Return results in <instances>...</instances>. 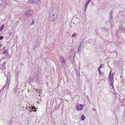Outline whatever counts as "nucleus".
I'll use <instances>...</instances> for the list:
<instances>
[{"mask_svg":"<svg viewBox=\"0 0 125 125\" xmlns=\"http://www.w3.org/2000/svg\"><path fill=\"white\" fill-rule=\"evenodd\" d=\"M36 111V110L35 109H34V110H32V111H33V112H35Z\"/></svg>","mask_w":125,"mask_h":125,"instance_id":"nucleus-34","label":"nucleus"},{"mask_svg":"<svg viewBox=\"0 0 125 125\" xmlns=\"http://www.w3.org/2000/svg\"><path fill=\"white\" fill-rule=\"evenodd\" d=\"M112 10L111 11V13H110V17H109V20H110V22L111 23V19H112V18L113 17V16L112 15Z\"/></svg>","mask_w":125,"mask_h":125,"instance_id":"nucleus-11","label":"nucleus"},{"mask_svg":"<svg viewBox=\"0 0 125 125\" xmlns=\"http://www.w3.org/2000/svg\"><path fill=\"white\" fill-rule=\"evenodd\" d=\"M62 63V65L64 68L66 67V62H61Z\"/></svg>","mask_w":125,"mask_h":125,"instance_id":"nucleus-12","label":"nucleus"},{"mask_svg":"<svg viewBox=\"0 0 125 125\" xmlns=\"http://www.w3.org/2000/svg\"><path fill=\"white\" fill-rule=\"evenodd\" d=\"M29 111H30V109H29Z\"/></svg>","mask_w":125,"mask_h":125,"instance_id":"nucleus-49","label":"nucleus"},{"mask_svg":"<svg viewBox=\"0 0 125 125\" xmlns=\"http://www.w3.org/2000/svg\"><path fill=\"white\" fill-rule=\"evenodd\" d=\"M98 71L99 73L101 72H102L101 70H100V69H98Z\"/></svg>","mask_w":125,"mask_h":125,"instance_id":"nucleus-33","label":"nucleus"},{"mask_svg":"<svg viewBox=\"0 0 125 125\" xmlns=\"http://www.w3.org/2000/svg\"><path fill=\"white\" fill-rule=\"evenodd\" d=\"M92 0H88L85 3V4L84 6H88L89 3Z\"/></svg>","mask_w":125,"mask_h":125,"instance_id":"nucleus-14","label":"nucleus"},{"mask_svg":"<svg viewBox=\"0 0 125 125\" xmlns=\"http://www.w3.org/2000/svg\"><path fill=\"white\" fill-rule=\"evenodd\" d=\"M5 63H4L3 64H5Z\"/></svg>","mask_w":125,"mask_h":125,"instance_id":"nucleus-44","label":"nucleus"},{"mask_svg":"<svg viewBox=\"0 0 125 125\" xmlns=\"http://www.w3.org/2000/svg\"><path fill=\"white\" fill-rule=\"evenodd\" d=\"M87 6H86H86H84V11L85 12H86V8H87Z\"/></svg>","mask_w":125,"mask_h":125,"instance_id":"nucleus-24","label":"nucleus"},{"mask_svg":"<svg viewBox=\"0 0 125 125\" xmlns=\"http://www.w3.org/2000/svg\"><path fill=\"white\" fill-rule=\"evenodd\" d=\"M34 86H33V87H32V89H33V90L34 89V88L33 87ZM35 89V88H34V89Z\"/></svg>","mask_w":125,"mask_h":125,"instance_id":"nucleus-37","label":"nucleus"},{"mask_svg":"<svg viewBox=\"0 0 125 125\" xmlns=\"http://www.w3.org/2000/svg\"><path fill=\"white\" fill-rule=\"evenodd\" d=\"M122 11H119V13H121V12H122Z\"/></svg>","mask_w":125,"mask_h":125,"instance_id":"nucleus-38","label":"nucleus"},{"mask_svg":"<svg viewBox=\"0 0 125 125\" xmlns=\"http://www.w3.org/2000/svg\"><path fill=\"white\" fill-rule=\"evenodd\" d=\"M114 84H111V86H112V88L113 89L114 88Z\"/></svg>","mask_w":125,"mask_h":125,"instance_id":"nucleus-31","label":"nucleus"},{"mask_svg":"<svg viewBox=\"0 0 125 125\" xmlns=\"http://www.w3.org/2000/svg\"><path fill=\"white\" fill-rule=\"evenodd\" d=\"M30 25H31V23L30 24Z\"/></svg>","mask_w":125,"mask_h":125,"instance_id":"nucleus-48","label":"nucleus"},{"mask_svg":"<svg viewBox=\"0 0 125 125\" xmlns=\"http://www.w3.org/2000/svg\"><path fill=\"white\" fill-rule=\"evenodd\" d=\"M84 106V105L77 103L75 105V108L77 110L81 111L83 110Z\"/></svg>","mask_w":125,"mask_h":125,"instance_id":"nucleus-3","label":"nucleus"},{"mask_svg":"<svg viewBox=\"0 0 125 125\" xmlns=\"http://www.w3.org/2000/svg\"><path fill=\"white\" fill-rule=\"evenodd\" d=\"M93 4V5H94V4Z\"/></svg>","mask_w":125,"mask_h":125,"instance_id":"nucleus-45","label":"nucleus"},{"mask_svg":"<svg viewBox=\"0 0 125 125\" xmlns=\"http://www.w3.org/2000/svg\"><path fill=\"white\" fill-rule=\"evenodd\" d=\"M76 34L75 33H73L72 35V37H75L76 35Z\"/></svg>","mask_w":125,"mask_h":125,"instance_id":"nucleus-23","label":"nucleus"},{"mask_svg":"<svg viewBox=\"0 0 125 125\" xmlns=\"http://www.w3.org/2000/svg\"><path fill=\"white\" fill-rule=\"evenodd\" d=\"M122 76H123V75L122 74H121V75L120 76V77L122 78V80H123V79H124V78H123L122 77Z\"/></svg>","mask_w":125,"mask_h":125,"instance_id":"nucleus-29","label":"nucleus"},{"mask_svg":"<svg viewBox=\"0 0 125 125\" xmlns=\"http://www.w3.org/2000/svg\"><path fill=\"white\" fill-rule=\"evenodd\" d=\"M3 38V36H0V40H1Z\"/></svg>","mask_w":125,"mask_h":125,"instance_id":"nucleus-25","label":"nucleus"},{"mask_svg":"<svg viewBox=\"0 0 125 125\" xmlns=\"http://www.w3.org/2000/svg\"><path fill=\"white\" fill-rule=\"evenodd\" d=\"M119 34V33H118L117 34V37L118 36V34Z\"/></svg>","mask_w":125,"mask_h":125,"instance_id":"nucleus-41","label":"nucleus"},{"mask_svg":"<svg viewBox=\"0 0 125 125\" xmlns=\"http://www.w3.org/2000/svg\"><path fill=\"white\" fill-rule=\"evenodd\" d=\"M60 61L61 62H66V59L65 57L61 56L60 57Z\"/></svg>","mask_w":125,"mask_h":125,"instance_id":"nucleus-8","label":"nucleus"},{"mask_svg":"<svg viewBox=\"0 0 125 125\" xmlns=\"http://www.w3.org/2000/svg\"><path fill=\"white\" fill-rule=\"evenodd\" d=\"M122 25H121V26L119 28V29L118 30V32H121V31H122Z\"/></svg>","mask_w":125,"mask_h":125,"instance_id":"nucleus-17","label":"nucleus"},{"mask_svg":"<svg viewBox=\"0 0 125 125\" xmlns=\"http://www.w3.org/2000/svg\"><path fill=\"white\" fill-rule=\"evenodd\" d=\"M99 74L100 75H101V72H99Z\"/></svg>","mask_w":125,"mask_h":125,"instance_id":"nucleus-36","label":"nucleus"},{"mask_svg":"<svg viewBox=\"0 0 125 125\" xmlns=\"http://www.w3.org/2000/svg\"><path fill=\"white\" fill-rule=\"evenodd\" d=\"M102 64H101L98 68V69H100L102 67Z\"/></svg>","mask_w":125,"mask_h":125,"instance_id":"nucleus-27","label":"nucleus"},{"mask_svg":"<svg viewBox=\"0 0 125 125\" xmlns=\"http://www.w3.org/2000/svg\"><path fill=\"white\" fill-rule=\"evenodd\" d=\"M76 75L77 76H80V72L78 71H76Z\"/></svg>","mask_w":125,"mask_h":125,"instance_id":"nucleus-20","label":"nucleus"},{"mask_svg":"<svg viewBox=\"0 0 125 125\" xmlns=\"http://www.w3.org/2000/svg\"><path fill=\"white\" fill-rule=\"evenodd\" d=\"M40 0H32V4L33 3L35 4L34 7L37 6L40 3Z\"/></svg>","mask_w":125,"mask_h":125,"instance_id":"nucleus-6","label":"nucleus"},{"mask_svg":"<svg viewBox=\"0 0 125 125\" xmlns=\"http://www.w3.org/2000/svg\"><path fill=\"white\" fill-rule=\"evenodd\" d=\"M29 15V14H26V16H28V15Z\"/></svg>","mask_w":125,"mask_h":125,"instance_id":"nucleus-35","label":"nucleus"},{"mask_svg":"<svg viewBox=\"0 0 125 125\" xmlns=\"http://www.w3.org/2000/svg\"><path fill=\"white\" fill-rule=\"evenodd\" d=\"M106 28L105 27H104L102 29V31L104 33L106 32Z\"/></svg>","mask_w":125,"mask_h":125,"instance_id":"nucleus-16","label":"nucleus"},{"mask_svg":"<svg viewBox=\"0 0 125 125\" xmlns=\"http://www.w3.org/2000/svg\"><path fill=\"white\" fill-rule=\"evenodd\" d=\"M116 17H117L118 18V17H119V16H118V15H117L116 16Z\"/></svg>","mask_w":125,"mask_h":125,"instance_id":"nucleus-39","label":"nucleus"},{"mask_svg":"<svg viewBox=\"0 0 125 125\" xmlns=\"http://www.w3.org/2000/svg\"><path fill=\"white\" fill-rule=\"evenodd\" d=\"M32 105H34V104H32ZM35 109V107H34L32 105V110H33Z\"/></svg>","mask_w":125,"mask_h":125,"instance_id":"nucleus-21","label":"nucleus"},{"mask_svg":"<svg viewBox=\"0 0 125 125\" xmlns=\"http://www.w3.org/2000/svg\"><path fill=\"white\" fill-rule=\"evenodd\" d=\"M7 80L5 84L1 89L3 90L5 88L7 89H8L9 88V85L10 82V77L9 76H7Z\"/></svg>","mask_w":125,"mask_h":125,"instance_id":"nucleus-2","label":"nucleus"},{"mask_svg":"<svg viewBox=\"0 0 125 125\" xmlns=\"http://www.w3.org/2000/svg\"><path fill=\"white\" fill-rule=\"evenodd\" d=\"M123 32H124L125 31V28H124L123 29Z\"/></svg>","mask_w":125,"mask_h":125,"instance_id":"nucleus-32","label":"nucleus"},{"mask_svg":"<svg viewBox=\"0 0 125 125\" xmlns=\"http://www.w3.org/2000/svg\"><path fill=\"white\" fill-rule=\"evenodd\" d=\"M109 67V68H111L110 67V66Z\"/></svg>","mask_w":125,"mask_h":125,"instance_id":"nucleus-43","label":"nucleus"},{"mask_svg":"<svg viewBox=\"0 0 125 125\" xmlns=\"http://www.w3.org/2000/svg\"><path fill=\"white\" fill-rule=\"evenodd\" d=\"M82 42L81 43H80V45H79V47H80V48H82V44H82V42Z\"/></svg>","mask_w":125,"mask_h":125,"instance_id":"nucleus-22","label":"nucleus"},{"mask_svg":"<svg viewBox=\"0 0 125 125\" xmlns=\"http://www.w3.org/2000/svg\"><path fill=\"white\" fill-rule=\"evenodd\" d=\"M93 111H94V110L93 109Z\"/></svg>","mask_w":125,"mask_h":125,"instance_id":"nucleus-47","label":"nucleus"},{"mask_svg":"<svg viewBox=\"0 0 125 125\" xmlns=\"http://www.w3.org/2000/svg\"><path fill=\"white\" fill-rule=\"evenodd\" d=\"M28 2L30 3H31V0H28Z\"/></svg>","mask_w":125,"mask_h":125,"instance_id":"nucleus-30","label":"nucleus"},{"mask_svg":"<svg viewBox=\"0 0 125 125\" xmlns=\"http://www.w3.org/2000/svg\"><path fill=\"white\" fill-rule=\"evenodd\" d=\"M85 118V115L83 114H82L81 118V119L82 120H84Z\"/></svg>","mask_w":125,"mask_h":125,"instance_id":"nucleus-13","label":"nucleus"},{"mask_svg":"<svg viewBox=\"0 0 125 125\" xmlns=\"http://www.w3.org/2000/svg\"><path fill=\"white\" fill-rule=\"evenodd\" d=\"M52 15V16L50 17V21L52 22H53L57 18V15H56V14L55 15V14L52 13H51L50 14V15Z\"/></svg>","mask_w":125,"mask_h":125,"instance_id":"nucleus-5","label":"nucleus"},{"mask_svg":"<svg viewBox=\"0 0 125 125\" xmlns=\"http://www.w3.org/2000/svg\"><path fill=\"white\" fill-rule=\"evenodd\" d=\"M35 102L36 103V102Z\"/></svg>","mask_w":125,"mask_h":125,"instance_id":"nucleus-46","label":"nucleus"},{"mask_svg":"<svg viewBox=\"0 0 125 125\" xmlns=\"http://www.w3.org/2000/svg\"><path fill=\"white\" fill-rule=\"evenodd\" d=\"M111 72H112V70L111 69L109 73V75L108 77V78H109V79H111V78L112 77L113 75V76L114 77V75H113V73H112V74H111Z\"/></svg>","mask_w":125,"mask_h":125,"instance_id":"nucleus-9","label":"nucleus"},{"mask_svg":"<svg viewBox=\"0 0 125 125\" xmlns=\"http://www.w3.org/2000/svg\"><path fill=\"white\" fill-rule=\"evenodd\" d=\"M34 23V19H33L32 20V25Z\"/></svg>","mask_w":125,"mask_h":125,"instance_id":"nucleus-28","label":"nucleus"},{"mask_svg":"<svg viewBox=\"0 0 125 125\" xmlns=\"http://www.w3.org/2000/svg\"><path fill=\"white\" fill-rule=\"evenodd\" d=\"M82 48L78 47L77 52L79 54H80L81 53V51L82 50Z\"/></svg>","mask_w":125,"mask_h":125,"instance_id":"nucleus-15","label":"nucleus"},{"mask_svg":"<svg viewBox=\"0 0 125 125\" xmlns=\"http://www.w3.org/2000/svg\"><path fill=\"white\" fill-rule=\"evenodd\" d=\"M75 51L73 49H71L68 53V55L70 59L72 62H74V58L75 56Z\"/></svg>","mask_w":125,"mask_h":125,"instance_id":"nucleus-1","label":"nucleus"},{"mask_svg":"<svg viewBox=\"0 0 125 125\" xmlns=\"http://www.w3.org/2000/svg\"><path fill=\"white\" fill-rule=\"evenodd\" d=\"M41 40V39L40 37L38 36L36 38V40L33 42L35 47H37L40 44Z\"/></svg>","mask_w":125,"mask_h":125,"instance_id":"nucleus-4","label":"nucleus"},{"mask_svg":"<svg viewBox=\"0 0 125 125\" xmlns=\"http://www.w3.org/2000/svg\"><path fill=\"white\" fill-rule=\"evenodd\" d=\"M35 81H36L37 82H38L39 81V80H38L39 78V76L37 74H35Z\"/></svg>","mask_w":125,"mask_h":125,"instance_id":"nucleus-10","label":"nucleus"},{"mask_svg":"<svg viewBox=\"0 0 125 125\" xmlns=\"http://www.w3.org/2000/svg\"><path fill=\"white\" fill-rule=\"evenodd\" d=\"M91 40L89 39L86 41L85 43H90L91 42Z\"/></svg>","mask_w":125,"mask_h":125,"instance_id":"nucleus-19","label":"nucleus"},{"mask_svg":"<svg viewBox=\"0 0 125 125\" xmlns=\"http://www.w3.org/2000/svg\"><path fill=\"white\" fill-rule=\"evenodd\" d=\"M31 79H32V81L33 80V78H32Z\"/></svg>","mask_w":125,"mask_h":125,"instance_id":"nucleus-42","label":"nucleus"},{"mask_svg":"<svg viewBox=\"0 0 125 125\" xmlns=\"http://www.w3.org/2000/svg\"><path fill=\"white\" fill-rule=\"evenodd\" d=\"M4 24H2L1 27H0V31H1L2 30V29L4 28Z\"/></svg>","mask_w":125,"mask_h":125,"instance_id":"nucleus-18","label":"nucleus"},{"mask_svg":"<svg viewBox=\"0 0 125 125\" xmlns=\"http://www.w3.org/2000/svg\"><path fill=\"white\" fill-rule=\"evenodd\" d=\"M108 80L110 82V84H114V81L113 75L112 76V77L111 78V79H109V78H108Z\"/></svg>","mask_w":125,"mask_h":125,"instance_id":"nucleus-7","label":"nucleus"},{"mask_svg":"<svg viewBox=\"0 0 125 125\" xmlns=\"http://www.w3.org/2000/svg\"><path fill=\"white\" fill-rule=\"evenodd\" d=\"M6 52H6V50H5V51H4V52H3V53L4 54H5L6 53Z\"/></svg>","mask_w":125,"mask_h":125,"instance_id":"nucleus-26","label":"nucleus"},{"mask_svg":"<svg viewBox=\"0 0 125 125\" xmlns=\"http://www.w3.org/2000/svg\"><path fill=\"white\" fill-rule=\"evenodd\" d=\"M30 112H31V108L30 109Z\"/></svg>","mask_w":125,"mask_h":125,"instance_id":"nucleus-40","label":"nucleus"}]
</instances>
